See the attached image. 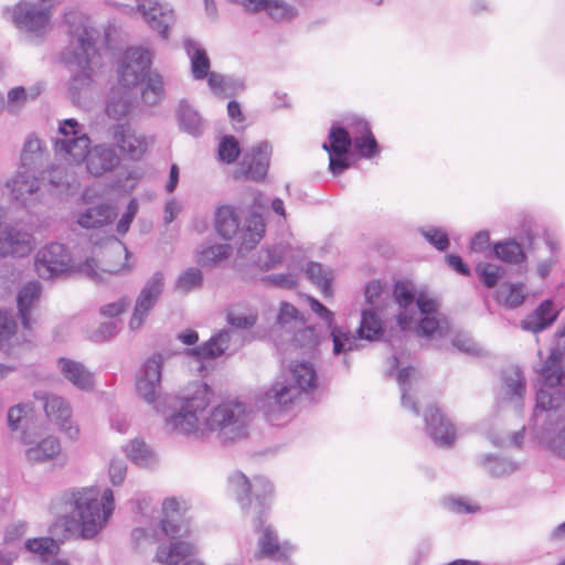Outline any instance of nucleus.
I'll use <instances>...</instances> for the list:
<instances>
[{
	"label": "nucleus",
	"instance_id": "nucleus-1",
	"mask_svg": "<svg viewBox=\"0 0 565 565\" xmlns=\"http://www.w3.org/2000/svg\"><path fill=\"white\" fill-rule=\"evenodd\" d=\"M228 486L242 510L252 518L254 530L260 533L255 559H286L292 547L286 543L280 544L276 531L266 524L274 494L271 482L265 477H255L250 481L244 473L236 471L228 477Z\"/></svg>",
	"mask_w": 565,
	"mask_h": 565
},
{
	"label": "nucleus",
	"instance_id": "nucleus-2",
	"mask_svg": "<svg viewBox=\"0 0 565 565\" xmlns=\"http://www.w3.org/2000/svg\"><path fill=\"white\" fill-rule=\"evenodd\" d=\"M51 510L63 518L67 531L76 524L84 539H93L114 511V493L109 488L102 494L96 487L67 489L52 500Z\"/></svg>",
	"mask_w": 565,
	"mask_h": 565
},
{
	"label": "nucleus",
	"instance_id": "nucleus-3",
	"mask_svg": "<svg viewBox=\"0 0 565 565\" xmlns=\"http://www.w3.org/2000/svg\"><path fill=\"white\" fill-rule=\"evenodd\" d=\"M71 249H38L34 268L42 279H55L72 273H82L96 284L106 282L104 275L128 274L135 266L130 249H104L102 266L94 259L75 264Z\"/></svg>",
	"mask_w": 565,
	"mask_h": 565
},
{
	"label": "nucleus",
	"instance_id": "nucleus-4",
	"mask_svg": "<svg viewBox=\"0 0 565 565\" xmlns=\"http://www.w3.org/2000/svg\"><path fill=\"white\" fill-rule=\"evenodd\" d=\"M65 22L68 24L70 41L62 52V61L72 72L70 92L75 100L90 85L92 64L97 56L95 44L99 32L90 24L88 18L75 10L65 12Z\"/></svg>",
	"mask_w": 565,
	"mask_h": 565
},
{
	"label": "nucleus",
	"instance_id": "nucleus-5",
	"mask_svg": "<svg viewBox=\"0 0 565 565\" xmlns=\"http://www.w3.org/2000/svg\"><path fill=\"white\" fill-rule=\"evenodd\" d=\"M316 386L317 373L312 363H296L288 373L277 377L271 387L257 398L256 405L270 418L274 413L287 409L301 393Z\"/></svg>",
	"mask_w": 565,
	"mask_h": 565
},
{
	"label": "nucleus",
	"instance_id": "nucleus-6",
	"mask_svg": "<svg viewBox=\"0 0 565 565\" xmlns=\"http://www.w3.org/2000/svg\"><path fill=\"white\" fill-rule=\"evenodd\" d=\"M213 225L222 239L235 242L239 247H255L266 231L263 216L256 212L250 213L241 224L239 210L232 204H222L215 209Z\"/></svg>",
	"mask_w": 565,
	"mask_h": 565
},
{
	"label": "nucleus",
	"instance_id": "nucleus-7",
	"mask_svg": "<svg viewBox=\"0 0 565 565\" xmlns=\"http://www.w3.org/2000/svg\"><path fill=\"white\" fill-rule=\"evenodd\" d=\"M162 513L160 527L162 535L170 540V545H159L156 559L164 565H179L185 557L194 554V545L183 541L190 535L191 529L188 522L181 521L175 498L163 501Z\"/></svg>",
	"mask_w": 565,
	"mask_h": 565
},
{
	"label": "nucleus",
	"instance_id": "nucleus-8",
	"mask_svg": "<svg viewBox=\"0 0 565 565\" xmlns=\"http://www.w3.org/2000/svg\"><path fill=\"white\" fill-rule=\"evenodd\" d=\"M252 408L242 402H227L214 407L205 420L206 429L216 431L222 444L246 438Z\"/></svg>",
	"mask_w": 565,
	"mask_h": 565
},
{
	"label": "nucleus",
	"instance_id": "nucleus-9",
	"mask_svg": "<svg viewBox=\"0 0 565 565\" xmlns=\"http://www.w3.org/2000/svg\"><path fill=\"white\" fill-rule=\"evenodd\" d=\"M562 353L554 349L545 360L542 369V384L536 392V408L541 411L557 409L565 401V369L562 366Z\"/></svg>",
	"mask_w": 565,
	"mask_h": 565
},
{
	"label": "nucleus",
	"instance_id": "nucleus-10",
	"mask_svg": "<svg viewBox=\"0 0 565 565\" xmlns=\"http://www.w3.org/2000/svg\"><path fill=\"white\" fill-rule=\"evenodd\" d=\"M90 145V138L76 119L68 118L60 122L53 143L55 156L60 160L71 166H78L88 156Z\"/></svg>",
	"mask_w": 565,
	"mask_h": 565
},
{
	"label": "nucleus",
	"instance_id": "nucleus-11",
	"mask_svg": "<svg viewBox=\"0 0 565 565\" xmlns=\"http://www.w3.org/2000/svg\"><path fill=\"white\" fill-rule=\"evenodd\" d=\"M192 394L183 398L180 409L166 418L167 426L177 433L189 435L198 430L200 415L210 405L213 393L205 383L192 384Z\"/></svg>",
	"mask_w": 565,
	"mask_h": 565
},
{
	"label": "nucleus",
	"instance_id": "nucleus-12",
	"mask_svg": "<svg viewBox=\"0 0 565 565\" xmlns=\"http://www.w3.org/2000/svg\"><path fill=\"white\" fill-rule=\"evenodd\" d=\"M557 244L554 235L547 230L525 221L520 233L514 237L491 245L489 232L480 231L471 238L469 247H556Z\"/></svg>",
	"mask_w": 565,
	"mask_h": 565
},
{
	"label": "nucleus",
	"instance_id": "nucleus-13",
	"mask_svg": "<svg viewBox=\"0 0 565 565\" xmlns=\"http://www.w3.org/2000/svg\"><path fill=\"white\" fill-rule=\"evenodd\" d=\"M164 287L166 276L161 270L154 271L147 279L135 301L134 311L129 320V328L131 330H138L143 326L148 315L161 298Z\"/></svg>",
	"mask_w": 565,
	"mask_h": 565
},
{
	"label": "nucleus",
	"instance_id": "nucleus-14",
	"mask_svg": "<svg viewBox=\"0 0 565 565\" xmlns=\"http://www.w3.org/2000/svg\"><path fill=\"white\" fill-rule=\"evenodd\" d=\"M152 63L149 49L132 46L126 50L118 68L119 85L130 88L145 81Z\"/></svg>",
	"mask_w": 565,
	"mask_h": 565
},
{
	"label": "nucleus",
	"instance_id": "nucleus-15",
	"mask_svg": "<svg viewBox=\"0 0 565 565\" xmlns=\"http://www.w3.org/2000/svg\"><path fill=\"white\" fill-rule=\"evenodd\" d=\"M164 358L157 352L141 365L136 380V392L148 404H153L161 392V376Z\"/></svg>",
	"mask_w": 565,
	"mask_h": 565
},
{
	"label": "nucleus",
	"instance_id": "nucleus-16",
	"mask_svg": "<svg viewBox=\"0 0 565 565\" xmlns=\"http://www.w3.org/2000/svg\"><path fill=\"white\" fill-rule=\"evenodd\" d=\"M51 15L49 8L32 2H20L13 10V21L17 26L35 34L46 31Z\"/></svg>",
	"mask_w": 565,
	"mask_h": 565
},
{
	"label": "nucleus",
	"instance_id": "nucleus-17",
	"mask_svg": "<svg viewBox=\"0 0 565 565\" xmlns=\"http://www.w3.org/2000/svg\"><path fill=\"white\" fill-rule=\"evenodd\" d=\"M271 147L268 141H260L246 151L238 167V173L245 179L262 181L268 171Z\"/></svg>",
	"mask_w": 565,
	"mask_h": 565
},
{
	"label": "nucleus",
	"instance_id": "nucleus-18",
	"mask_svg": "<svg viewBox=\"0 0 565 565\" xmlns=\"http://www.w3.org/2000/svg\"><path fill=\"white\" fill-rule=\"evenodd\" d=\"M425 429L434 443L441 447H451L456 438V428L451 420L435 405L424 413Z\"/></svg>",
	"mask_w": 565,
	"mask_h": 565
},
{
	"label": "nucleus",
	"instance_id": "nucleus-19",
	"mask_svg": "<svg viewBox=\"0 0 565 565\" xmlns=\"http://www.w3.org/2000/svg\"><path fill=\"white\" fill-rule=\"evenodd\" d=\"M311 310L324 320L331 329L330 335L333 341V353L339 355L343 352L358 350L359 345L354 335L341 327L333 326L334 315L323 303L313 297L309 298Z\"/></svg>",
	"mask_w": 565,
	"mask_h": 565
},
{
	"label": "nucleus",
	"instance_id": "nucleus-20",
	"mask_svg": "<svg viewBox=\"0 0 565 565\" xmlns=\"http://www.w3.org/2000/svg\"><path fill=\"white\" fill-rule=\"evenodd\" d=\"M137 8L147 24L157 31L162 39H168V30L175 20L173 10L158 0H138Z\"/></svg>",
	"mask_w": 565,
	"mask_h": 565
},
{
	"label": "nucleus",
	"instance_id": "nucleus-21",
	"mask_svg": "<svg viewBox=\"0 0 565 565\" xmlns=\"http://www.w3.org/2000/svg\"><path fill=\"white\" fill-rule=\"evenodd\" d=\"M111 137L121 153L130 160H139L147 150L146 138L136 135L129 125L117 124L111 128Z\"/></svg>",
	"mask_w": 565,
	"mask_h": 565
},
{
	"label": "nucleus",
	"instance_id": "nucleus-22",
	"mask_svg": "<svg viewBox=\"0 0 565 565\" xmlns=\"http://www.w3.org/2000/svg\"><path fill=\"white\" fill-rule=\"evenodd\" d=\"M234 267L243 270L249 266L268 270L281 262L284 249H236Z\"/></svg>",
	"mask_w": 565,
	"mask_h": 565
},
{
	"label": "nucleus",
	"instance_id": "nucleus-23",
	"mask_svg": "<svg viewBox=\"0 0 565 565\" xmlns=\"http://www.w3.org/2000/svg\"><path fill=\"white\" fill-rule=\"evenodd\" d=\"M44 411L47 418L65 431L71 439L78 437V428L72 425V408L61 396L49 395L44 398Z\"/></svg>",
	"mask_w": 565,
	"mask_h": 565
},
{
	"label": "nucleus",
	"instance_id": "nucleus-24",
	"mask_svg": "<svg viewBox=\"0 0 565 565\" xmlns=\"http://www.w3.org/2000/svg\"><path fill=\"white\" fill-rule=\"evenodd\" d=\"M85 161L88 172L92 175L99 177L117 168L119 157L111 146L103 143L89 148Z\"/></svg>",
	"mask_w": 565,
	"mask_h": 565
},
{
	"label": "nucleus",
	"instance_id": "nucleus-25",
	"mask_svg": "<svg viewBox=\"0 0 565 565\" xmlns=\"http://www.w3.org/2000/svg\"><path fill=\"white\" fill-rule=\"evenodd\" d=\"M352 134V146L356 152L366 159L373 158L379 152V143L374 138L369 122L361 118H354L349 124Z\"/></svg>",
	"mask_w": 565,
	"mask_h": 565
},
{
	"label": "nucleus",
	"instance_id": "nucleus-26",
	"mask_svg": "<svg viewBox=\"0 0 565 565\" xmlns=\"http://www.w3.org/2000/svg\"><path fill=\"white\" fill-rule=\"evenodd\" d=\"M557 317L558 311L554 310L553 300L546 299L521 321V328L533 333L542 332L551 327Z\"/></svg>",
	"mask_w": 565,
	"mask_h": 565
},
{
	"label": "nucleus",
	"instance_id": "nucleus-27",
	"mask_svg": "<svg viewBox=\"0 0 565 565\" xmlns=\"http://www.w3.org/2000/svg\"><path fill=\"white\" fill-rule=\"evenodd\" d=\"M58 367L63 376L79 390L88 391L94 386V376L81 362L60 358Z\"/></svg>",
	"mask_w": 565,
	"mask_h": 565
},
{
	"label": "nucleus",
	"instance_id": "nucleus-28",
	"mask_svg": "<svg viewBox=\"0 0 565 565\" xmlns=\"http://www.w3.org/2000/svg\"><path fill=\"white\" fill-rule=\"evenodd\" d=\"M7 186L11 190L12 196L20 202H24L28 195L39 190V179L35 170L31 167L21 168L17 175L8 181Z\"/></svg>",
	"mask_w": 565,
	"mask_h": 565
},
{
	"label": "nucleus",
	"instance_id": "nucleus-29",
	"mask_svg": "<svg viewBox=\"0 0 565 565\" xmlns=\"http://www.w3.org/2000/svg\"><path fill=\"white\" fill-rule=\"evenodd\" d=\"M231 333L228 330H221L212 335L206 342L195 348L189 349L188 354L195 356L199 361L210 360L221 356L228 348Z\"/></svg>",
	"mask_w": 565,
	"mask_h": 565
},
{
	"label": "nucleus",
	"instance_id": "nucleus-30",
	"mask_svg": "<svg viewBox=\"0 0 565 565\" xmlns=\"http://www.w3.org/2000/svg\"><path fill=\"white\" fill-rule=\"evenodd\" d=\"M184 50L191 62V74L195 81H202L211 73V62L206 51L192 39L184 41Z\"/></svg>",
	"mask_w": 565,
	"mask_h": 565
},
{
	"label": "nucleus",
	"instance_id": "nucleus-31",
	"mask_svg": "<svg viewBox=\"0 0 565 565\" xmlns=\"http://www.w3.org/2000/svg\"><path fill=\"white\" fill-rule=\"evenodd\" d=\"M41 285L39 281L32 280L26 282L19 291L17 297L19 317L25 330L31 331V308L40 297Z\"/></svg>",
	"mask_w": 565,
	"mask_h": 565
},
{
	"label": "nucleus",
	"instance_id": "nucleus-32",
	"mask_svg": "<svg viewBox=\"0 0 565 565\" xmlns=\"http://www.w3.org/2000/svg\"><path fill=\"white\" fill-rule=\"evenodd\" d=\"M116 215L115 207L103 203L86 209L79 214L77 223L84 228H99L111 223Z\"/></svg>",
	"mask_w": 565,
	"mask_h": 565
},
{
	"label": "nucleus",
	"instance_id": "nucleus-33",
	"mask_svg": "<svg viewBox=\"0 0 565 565\" xmlns=\"http://www.w3.org/2000/svg\"><path fill=\"white\" fill-rule=\"evenodd\" d=\"M132 98L129 88L119 86L110 92V96L106 104V114L113 119H121L131 110Z\"/></svg>",
	"mask_w": 565,
	"mask_h": 565
},
{
	"label": "nucleus",
	"instance_id": "nucleus-34",
	"mask_svg": "<svg viewBox=\"0 0 565 565\" xmlns=\"http://www.w3.org/2000/svg\"><path fill=\"white\" fill-rule=\"evenodd\" d=\"M356 333L358 338L354 337L356 340L362 339L367 341L379 340L383 335V322L373 308L362 310L361 322Z\"/></svg>",
	"mask_w": 565,
	"mask_h": 565
},
{
	"label": "nucleus",
	"instance_id": "nucleus-35",
	"mask_svg": "<svg viewBox=\"0 0 565 565\" xmlns=\"http://www.w3.org/2000/svg\"><path fill=\"white\" fill-rule=\"evenodd\" d=\"M4 211L0 207V247H32L33 236L13 226H3Z\"/></svg>",
	"mask_w": 565,
	"mask_h": 565
},
{
	"label": "nucleus",
	"instance_id": "nucleus-36",
	"mask_svg": "<svg viewBox=\"0 0 565 565\" xmlns=\"http://www.w3.org/2000/svg\"><path fill=\"white\" fill-rule=\"evenodd\" d=\"M61 451V445L57 438L46 437L40 440L35 446L30 447L25 451L29 462L39 463L54 458Z\"/></svg>",
	"mask_w": 565,
	"mask_h": 565
},
{
	"label": "nucleus",
	"instance_id": "nucleus-37",
	"mask_svg": "<svg viewBox=\"0 0 565 565\" xmlns=\"http://www.w3.org/2000/svg\"><path fill=\"white\" fill-rule=\"evenodd\" d=\"M266 11L276 21H288L297 15V9L285 0H260L256 2L254 12Z\"/></svg>",
	"mask_w": 565,
	"mask_h": 565
},
{
	"label": "nucleus",
	"instance_id": "nucleus-38",
	"mask_svg": "<svg viewBox=\"0 0 565 565\" xmlns=\"http://www.w3.org/2000/svg\"><path fill=\"white\" fill-rule=\"evenodd\" d=\"M180 129L186 134L198 137L203 132V121L199 113L186 103H180L178 111Z\"/></svg>",
	"mask_w": 565,
	"mask_h": 565
},
{
	"label": "nucleus",
	"instance_id": "nucleus-39",
	"mask_svg": "<svg viewBox=\"0 0 565 565\" xmlns=\"http://www.w3.org/2000/svg\"><path fill=\"white\" fill-rule=\"evenodd\" d=\"M308 279L317 285L324 297L332 295L333 273L319 263L309 262L306 268Z\"/></svg>",
	"mask_w": 565,
	"mask_h": 565
},
{
	"label": "nucleus",
	"instance_id": "nucleus-40",
	"mask_svg": "<svg viewBox=\"0 0 565 565\" xmlns=\"http://www.w3.org/2000/svg\"><path fill=\"white\" fill-rule=\"evenodd\" d=\"M166 96L164 83L161 75L151 73L141 89V99L148 106L160 104Z\"/></svg>",
	"mask_w": 565,
	"mask_h": 565
},
{
	"label": "nucleus",
	"instance_id": "nucleus-41",
	"mask_svg": "<svg viewBox=\"0 0 565 565\" xmlns=\"http://www.w3.org/2000/svg\"><path fill=\"white\" fill-rule=\"evenodd\" d=\"M352 146L351 130L333 125L329 131V142L322 145L327 152L349 153Z\"/></svg>",
	"mask_w": 565,
	"mask_h": 565
},
{
	"label": "nucleus",
	"instance_id": "nucleus-42",
	"mask_svg": "<svg viewBox=\"0 0 565 565\" xmlns=\"http://www.w3.org/2000/svg\"><path fill=\"white\" fill-rule=\"evenodd\" d=\"M480 465L486 467L489 475L493 478L509 476L518 469L513 461L491 454L483 455L480 458Z\"/></svg>",
	"mask_w": 565,
	"mask_h": 565
},
{
	"label": "nucleus",
	"instance_id": "nucleus-43",
	"mask_svg": "<svg viewBox=\"0 0 565 565\" xmlns=\"http://www.w3.org/2000/svg\"><path fill=\"white\" fill-rule=\"evenodd\" d=\"M525 298L524 285L521 282L510 284L507 288L501 287L495 295L497 301L510 309L519 308Z\"/></svg>",
	"mask_w": 565,
	"mask_h": 565
},
{
	"label": "nucleus",
	"instance_id": "nucleus-44",
	"mask_svg": "<svg viewBox=\"0 0 565 565\" xmlns=\"http://www.w3.org/2000/svg\"><path fill=\"white\" fill-rule=\"evenodd\" d=\"M415 373L416 370L413 366L402 367L396 373V381L402 391L401 403L403 407L411 409L416 416H418L419 408L417 406V403L408 395L409 382Z\"/></svg>",
	"mask_w": 565,
	"mask_h": 565
},
{
	"label": "nucleus",
	"instance_id": "nucleus-45",
	"mask_svg": "<svg viewBox=\"0 0 565 565\" xmlns=\"http://www.w3.org/2000/svg\"><path fill=\"white\" fill-rule=\"evenodd\" d=\"M203 286V275L198 267H190L183 270L174 282V289L182 294H189Z\"/></svg>",
	"mask_w": 565,
	"mask_h": 565
},
{
	"label": "nucleus",
	"instance_id": "nucleus-46",
	"mask_svg": "<svg viewBox=\"0 0 565 565\" xmlns=\"http://www.w3.org/2000/svg\"><path fill=\"white\" fill-rule=\"evenodd\" d=\"M41 93L40 86H33L26 90L23 86H17L8 93L7 108L10 113L15 114L23 107L29 99L36 98Z\"/></svg>",
	"mask_w": 565,
	"mask_h": 565
},
{
	"label": "nucleus",
	"instance_id": "nucleus-47",
	"mask_svg": "<svg viewBox=\"0 0 565 565\" xmlns=\"http://www.w3.org/2000/svg\"><path fill=\"white\" fill-rule=\"evenodd\" d=\"M393 297L401 310H408L417 299L413 282L408 280H397L393 287Z\"/></svg>",
	"mask_w": 565,
	"mask_h": 565
},
{
	"label": "nucleus",
	"instance_id": "nucleus-48",
	"mask_svg": "<svg viewBox=\"0 0 565 565\" xmlns=\"http://www.w3.org/2000/svg\"><path fill=\"white\" fill-rule=\"evenodd\" d=\"M127 457L138 466H147L151 462V451L146 443L135 438L124 447Z\"/></svg>",
	"mask_w": 565,
	"mask_h": 565
},
{
	"label": "nucleus",
	"instance_id": "nucleus-49",
	"mask_svg": "<svg viewBox=\"0 0 565 565\" xmlns=\"http://www.w3.org/2000/svg\"><path fill=\"white\" fill-rule=\"evenodd\" d=\"M476 274L487 288L497 286L500 278L505 275L504 268L491 263H479L476 266Z\"/></svg>",
	"mask_w": 565,
	"mask_h": 565
},
{
	"label": "nucleus",
	"instance_id": "nucleus-50",
	"mask_svg": "<svg viewBox=\"0 0 565 565\" xmlns=\"http://www.w3.org/2000/svg\"><path fill=\"white\" fill-rule=\"evenodd\" d=\"M233 249H201L196 263L202 267L213 268L232 256Z\"/></svg>",
	"mask_w": 565,
	"mask_h": 565
},
{
	"label": "nucleus",
	"instance_id": "nucleus-51",
	"mask_svg": "<svg viewBox=\"0 0 565 565\" xmlns=\"http://www.w3.org/2000/svg\"><path fill=\"white\" fill-rule=\"evenodd\" d=\"M25 548L41 556L57 554L60 546L52 537L30 539L25 543Z\"/></svg>",
	"mask_w": 565,
	"mask_h": 565
},
{
	"label": "nucleus",
	"instance_id": "nucleus-52",
	"mask_svg": "<svg viewBox=\"0 0 565 565\" xmlns=\"http://www.w3.org/2000/svg\"><path fill=\"white\" fill-rule=\"evenodd\" d=\"M41 156V140L34 136H29L23 145L21 154V168L36 164V159Z\"/></svg>",
	"mask_w": 565,
	"mask_h": 565
},
{
	"label": "nucleus",
	"instance_id": "nucleus-53",
	"mask_svg": "<svg viewBox=\"0 0 565 565\" xmlns=\"http://www.w3.org/2000/svg\"><path fill=\"white\" fill-rule=\"evenodd\" d=\"M239 143L233 136H224L218 145L217 153L221 161L233 163L239 156Z\"/></svg>",
	"mask_w": 565,
	"mask_h": 565
},
{
	"label": "nucleus",
	"instance_id": "nucleus-54",
	"mask_svg": "<svg viewBox=\"0 0 565 565\" xmlns=\"http://www.w3.org/2000/svg\"><path fill=\"white\" fill-rule=\"evenodd\" d=\"M318 343V338L315 333V328L312 327L300 329L292 337L294 347L307 351L313 350Z\"/></svg>",
	"mask_w": 565,
	"mask_h": 565
},
{
	"label": "nucleus",
	"instance_id": "nucleus-55",
	"mask_svg": "<svg viewBox=\"0 0 565 565\" xmlns=\"http://www.w3.org/2000/svg\"><path fill=\"white\" fill-rule=\"evenodd\" d=\"M503 382L510 397H522L524 395L525 376L519 367L515 369L513 376H505Z\"/></svg>",
	"mask_w": 565,
	"mask_h": 565
},
{
	"label": "nucleus",
	"instance_id": "nucleus-56",
	"mask_svg": "<svg viewBox=\"0 0 565 565\" xmlns=\"http://www.w3.org/2000/svg\"><path fill=\"white\" fill-rule=\"evenodd\" d=\"M118 321H107L99 324V327L92 333L90 339L95 343H104L110 341L119 332Z\"/></svg>",
	"mask_w": 565,
	"mask_h": 565
},
{
	"label": "nucleus",
	"instance_id": "nucleus-57",
	"mask_svg": "<svg viewBox=\"0 0 565 565\" xmlns=\"http://www.w3.org/2000/svg\"><path fill=\"white\" fill-rule=\"evenodd\" d=\"M29 411L30 406L28 404H18L9 408L7 422L11 431L19 430L23 427L22 423L25 419Z\"/></svg>",
	"mask_w": 565,
	"mask_h": 565
},
{
	"label": "nucleus",
	"instance_id": "nucleus-58",
	"mask_svg": "<svg viewBox=\"0 0 565 565\" xmlns=\"http://www.w3.org/2000/svg\"><path fill=\"white\" fill-rule=\"evenodd\" d=\"M17 322L11 313L0 309V344L3 345L15 333Z\"/></svg>",
	"mask_w": 565,
	"mask_h": 565
},
{
	"label": "nucleus",
	"instance_id": "nucleus-59",
	"mask_svg": "<svg viewBox=\"0 0 565 565\" xmlns=\"http://www.w3.org/2000/svg\"><path fill=\"white\" fill-rule=\"evenodd\" d=\"M138 209H139V203H138L137 199L132 198L129 201L125 213L121 215V217L119 218V221L117 223L116 231L118 234L125 235L128 232L130 224L134 221V218L138 212Z\"/></svg>",
	"mask_w": 565,
	"mask_h": 565
},
{
	"label": "nucleus",
	"instance_id": "nucleus-60",
	"mask_svg": "<svg viewBox=\"0 0 565 565\" xmlns=\"http://www.w3.org/2000/svg\"><path fill=\"white\" fill-rule=\"evenodd\" d=\"M491 254L494 255L495 258L507 263V264H521L525 262L526 255L524 249H489Z\"/></svg>",
	"mask_w": 565,
	"mask_h": 565
},
{
	"label": "nucleus",
	"instance_id": "nucleus-61",
	"mask_svg": "<svg viewBox=\"0 0 565 565\" xmlns=\"http://www.w3.org/2000/svg\"><path fill=\"white\" fill-rule=\"evenodd\" d=\"M297 319H299L298 309L294 305H291L287 301H281L280 306H279V311H278V315L276 318V322L279 326L285 327L286 324H288L291 321L297 320Z\"/></svg>",
	"mask_w": 565,
	"mask_h": 565
},
{
	"label": "nucleus",
	"instance_id": "nucleus-62",
	"mask_svg": "<svg viewBox=\"0 0 565 565\" xmlns=\"http://www.w3.org/2000/svg\"><path fill=\"white\" fill-rule=\"evenodd\" d=\"M423 235L426 241L434 247H449L450 245L447 233L439 228L430 227L426 231H423Z\"/></svg>",
	"mask_w": 565,
	"mask_h": 565
},
{
	"label": "nucleus",
	"instance_id": "nucleus-63",
	"mask_svg": "<svg viewBox=\"0 0 565 565\" xmlns=\"http://www.w3.org/2000/svg\"><path fill=\"white\" fill-rule=\"evenodd\" d=\"M207 85L216 95H224L230 86V78L218 73L211 72L207 75Z\"/></svg>",
	"mask_w": 565,
	"mask_h": 565
},
{
	"label": "nucleus",
	"instance_id": "nucleus-64",
	"mask_svg": "<svg viewBox=\"0 0 565 565\" xmlns=\"http://www.w3.org/2000/svg\"><path fill=\"white\" fill-rule=\"evenodd\" d=\"M548 448L559 458L565 459V426L548 441Z\"/></svg>",
	"mask_w": 565,
	"mask_h": 565
}]
</instances>
